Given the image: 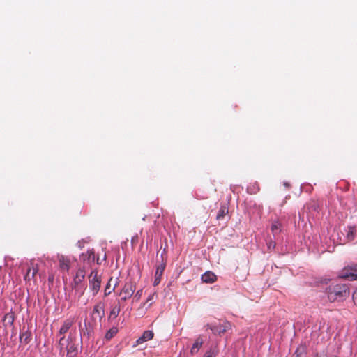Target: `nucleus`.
I'll return each mask as SVG.
<instances>
[{"mask_svg":"<svg viewBox=\"0 0 357 357\" xmlns=\"http://www.w3.org/2000/svg\"><path fill=\"white\" fill-rule=\"evenodd\" d=\"M328 298L331 302L341 301L349 295L348 288L345 284H337L330 286L327 291Z\"/></svg>","mask_w":357,"mask_h":357,"instance_id":"nucleus-1","label":"nucleus"},{"mask_svg":"<svg viewBox=\"0 0 357 357\" xmlns=\"http://www.w3.org/2000/svg\"><path fill=\"white\" fill-rule=\"evenodd\" d=\"M85 269L84 267H79L75 271L73 278V287L74 289L80 290V295H83L86 287L82 284L85 278Z\"/></svg>","mask_w":357,"mask_h":357,"instance_id":"nucleus-2","label":"nucleus"},{"mask_svg":"<svg viewBox=\"0 0 357 357\" xmlns=\"http://www.w3.org/2000/svg\"><path fill=\"white\" fill-rule=\"evenodd\" d=\"M89 290L92 292L93 296L96 295L100 288L101 279L98 275V271L93 270L89 275Z\"/></svg>","mask_w":357,"mask_h":357,"instance_id":"nucleus-3","label":"nucleus"},{"mask_svg":"<svg viewBox=\"0 0 357 357\" xmlns=\"http://www.w3.org/2000/svg\"><path fill=\"white\" fill-rule=\"evenodd\" d=\"M135 284L132 281H128L123 287L119 296L121 301H126L131 298L135 291Z\"/></svg>","mask_w":357,"mask_h":357,"instance_id":"nucleus-4","label":"nucleus"},{"mask_svg":"<svg viewBox=\"0 0 357 357\" xmlns=\"http://www.w3.org/2000/svg\"><path fill=\"white\" fill-rule=\"evenodd\" d=\"M57 260L59 271L61 273H68L71 266L72 258L69 256L58 254Z\"/></svg>","mask_w":357,"mask_h":357,"instance_id":"nucleus-5","label":"nucleus"},{"mask_svg":"<svg viewBox=\"0 0 357 357\" xmlns=\"http://www.w3.org/2000/svg\"><path fill=\"white\" fill-rule=\"evenodd\" d=\"M38 271V264L35 263L34 260L32 259L30 261L29 268L24 276V279L25 281H30L33 279L36 274Z\"/></svg>","mask_w":357,"mask_h":357,"instance_id":"nucleus-6","label":"nucleus"},{"mask_svg":"<svg viewBox=\"0 0 357 357\" xmlns=\"http://www.w3.org/2000/svg\"><path fill=\"white\" fill-rule=\"evenodd\" d=\"M340 277L349 280H357V268L351 266L347 267L342 270Z\"/></svg>","mask_w":357,"mask_h":357,"instance_id":"nucleus-7","label":"nucleus"},{"mask_svg":"<svg viewBox=\"0 0 357 357\" xmlns=\"http://www.w3.org/2000/svg\"><path fill=\"white\" fill-rule=\"evenodd\" d=\"M105 311H104V305L102 303H98L96 304L92 311V316L94 319L98 318L99 319H102L104 317Z\"/></svg>","mask_w":357,"mask_h":357,"instance_id":"nucleus-8","label":"nucleus"},{"mask_svg":"<svg viewBox=\"0 0 357 357\" xmlns=\"http://www.w3.org/2000/svg\"><path fill=\"white\" fill-rule=\"evenodd\" d=\"M165 264H160V265H158L157 266L156 271H155V273L154 281H153V285L154 286H157V285H158L160 284V282L161 281L162 275L163 272L165 271Z\"/></svg>","mask_w":357,"mask_h":357,"instance_id":"nucleus-9","label":"nucleus"},{"mask_svg":"<svg viewBox=\"0 0 357 357\" xmlns=\"http://www.w3.org/2000/svg\"><path fill=\"white\" fill-rule=\"evenodd\" d=\"M75 323V318L74 317H70L67 319H66L60 330H59V334L60 335H64L65 333H66L68 332V331L72 327V326Z\"/></svg>","mask_w":357,"mask_h":357,"instance_id":"nucleus-10","label":"nucleus"},{"mask_svg":"<svg viewBox=\"0 0 357 357\" xmlns=\"http://www.w3.org/2000/svg\"><path fill=\"white\" fill-rule=\"evenodd\" d=\"M202 280L205 283H213L216 280V275L211 271H206L202 275Z\"/></svg>","mask_w":357,"mask_h":357,"instance_id":"nucleus-11","label":"nucleus"},{"mask_svg":"<svg viewBox=\"0 0 357 357\" xmlns=\"http://www.w3.org/2000/svg\"><path fill=\"white\" fill-rule=\"evenodd\" d=\"M67 340L65 339V337H62L59 340V345L61 347V350H66L68 354H72L75 349L73 345H70L69 344H66Z\"/></svg>","mask_w":357,"mask_h":357,"instance_id":"nucleus-12","label":"nucleus"},{"mask_svg":"<svg viewBox=\"0 0 357 357\" xmlns=\"http://www.w3.org/2000/svg\"><path fill=\"white\" fill-rule=\"evenodd\" d=\"M153 332L152 331H145L142 335L137 340V344H139L144 342L151 340L153 337Z\"/></svg>","mask_w":357,"mask_h":357,"instance_id":"nucleus-13","label":"nucleus"},{"mask_svg":"<svg viewBox=\"0 0 357 357\" xmlns=\"http://www.w3.org/2000/svg\"><path fill=\"white\" fill-rule=\"evenodd\" d=\"M203 340L201 337H198L194 344H192V347H191V349H190V353L191 354H197L199 350L200 349V348L202 347V344H203Z\"/></svg>","mask_w":357,"mask_h":357,"instance_id":"nucleus-14","label":"nucleus"},{"mask_svg":"<svg viewBox=\"0 0 357 357\" xmlns=\"http://www.w3.org/2000/svg\"><path fill=\"white\" fill-rule=\"evenodd\" d=\"M155 296H156V293H155V292H153V294H150V295L148 296V298H147V299H146V302L142 304V306L138 309V310H139V311H142V309H143V307H144L146 304H148V306H147V307H146V308L150 307L153 305V302H154V298H155Z\"/></svg>","mask_w":357,"mask_h":357,"instance_id":"nucleus-15","label":"nucleus"},{"mask_svg":"<svg viewBox=\"0 0 357 357\" xmlns=\"http://www.w3.org/2000/svg\"><path fill=\"white\" fill-rule=\"evenodd\" d=\"M271 231L273 235L278 234L281 231V224L279 221H274L271 227Z\"/></svg>","mask_w":357,"mask_h":357,"instance_id":"nucleus-16","label":"nucleus"},{"mask_svg":"<svg viewBox=\"0 0 357 357\" xmlns=\"http://www.w3.org/2000/svg\"><path fill=\"white\" fill-rule=\"evenodd\" d=\"M218 349L216 347H212L209 348L203 357H215L218 354Z\"/></svg>","mask_w":357,"mask_h":357,"instance_id":"nucleus-17","label":"nucleus"},{"mask_svg":"<svg viewBox=\"0 0 357 357\" xmlns=\"http://www.w3.org/2000/svg\"><path fill=\"white\" fill-rule=\"evenodd\" d=\"M118 332V328L116 327H112L110 328L105 334V338L107 340L112 339Z\"/></svg>","mask_w":357,"mask_h":357,"instance_id":"nucleus-18","label":"nucleus"},{"mask_svg":"<svg viewBox=\"0 0 357 357\" xmlns=\"http://www.w3.org/2000/svg\"><path fill=\"white\" fill-rule=\"evenodd\" d=\"M120 310L121 309L119 305L113 306L110 311L109 318H116L119 315Z\"/></svg>","mask_w":357,"mask_h":357,"instance_id":"nucleus-19","label":"nucleus"},{"mask_svg":"<svg viewBox=\"0 0 357 357\" xmlns=\"http://www.w3.org/2000/svg\"><path fill=\"white\" fill-rule=\"evenodd\" d=\"M20 342L28 344L30 342V335L27 333H23L20 335Z\"/></svg>","mask_w":357,"mask_h":357,"instance_id":"nucleus-20","label":"nucleus"},{"mask_svg":"<svg viewBox=\"0 0 357 357\" xmlns=\"http://www.w3.org/2000/svg\"><path fill=\"white\" fill-rule=\"evenodd\" d=\"M142 296V289H139L135 293L132 301H138L141 298Z\"/></svg>","mask_w":357,"mask_h":357,"instance_id":"nucleus-21","label":"nucleus"},{"mask_svg":"<svg viewBox=\"0 0 357 357\" xmlns=\"http://www.w3.org/2000/svg\"><path fill=\"white\" fill-rule=\"evenodd\" d=\"M354 227H349V231H348V234H347V238L349 241H351V240L354 239Z\"/></svg>","mask_w":357,"mask_h":357,"instance_id":"nucleus-22","label":"nucleus"},{"mask_svg":"<svg viewBox=\"0 0 357 357\" xmlns=\"http://www.w3.org/2000/svg\"><path fill=\"white\" fill-rule=\"evenodd\" d=\"M229 323H225L224 325H223V328L222 329H220L218 331L219 333H224L227 330L229 329Z\"/></svg>","mask_w":357,"mask_h":357,"instance_id":"nucleus-23","label":"nucleus"},{"mask_svg":"<svg viewBox=\"0 0 357 357\" xmlns=\"http://www.w3.org/2000/svg\"><path fill=\"white\" fill-rule=\"evenodd\" d=\"M354 303L357 305V289L355 290L352 295Z\"/></svg>","mask_w":357,"mask_h":357,"instance_id":"nucleus-24","label":"nucleus"},{"mask_svg":"<svg viewBox=\"0 0 357 357\" xmlns=\"http://www.w3.org/2000/svg\"><path fill=\"white\" fill-rule=\"evenodd\" d=\"M109 284H108L107 285V287H106V289H105V295L109 294L111 293V291H109Z\"/></svg>","mask_w":357,"mask_h":357,"instance_id":"nucleus-25","label":"nucleus"},{"mask_svg":"<svg viewBox=\"0 0 357 357\" xmlns=\"http://www.w3.org/2000/svg\"><path fill=\"white\" fill-rule=\"evenodd\" d=\"M109 284H108L107 285V287H106V289H105V295L109 294L111 293V291H109Z\"/></svg>","mask_w":357,"mask_h":357,"instance_id":"nucleus-26","label":"nucleus"},{"mask_svg":"<svg viewBox=\"0 0 357 357\" xmlns=\"http://www.w3.org/2000/svg\"><path fill=\"white\" fill-rule=\"evenodd\" d=\"M75 294L78 296V298H79L82 295H80V290H77V289H75Z\"/></svg>","mask_w":357,"mask_h":357,"instance_id":"nucleus-27","label":"nucleus"},{"mask_svg":"<svg viewBox=\"0 0 357 357\" xmlns=\"http://www.w3.org/2000/svg\"><path fill=\"white\" fill-rule=\"evenodd\" d=\"M248 191H249L250 193H254V192H255V191L252 190L250 188H248Z\"/></svg>","mask_w":357,"mask_h":357,"instance_id":"nucleus-28","label":"nucleus"},{"mask_svg":"<svg viewBox=\"0 0 357 357\" xmlns=\"http://www.w3.org/2000/svg\"><path fill=\"white\" fill-rule=\"evenodd\" d=\"M284 185L288 186L289 185L287 183H284Z\"/></svg>","mask_w":357,"mask_h":357,"instance_id":"nucleus-29","label":"nucleus"},{"mask_svg":"<svg viewBox=\"0 0 357 357\" xmlns=\"http://www.w3.org/2000/svg\"><path fill=\"white\" fill-rule=\"evenodd\" d=\"M314 357H320L318 354H317Z\"/></svg>","mask_w":357,"mask_h":357,"instance_id":"nucleus-30","label":"nucleus"}]
</instances>
